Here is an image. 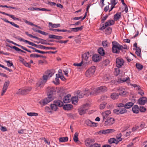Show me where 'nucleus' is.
<instances>
[{
  "mask_svg": "<svg viewBox=\"0 0 147 147\" xmlns=\"http://www.w3.org/2000/svg\"><path fill=\"white\" fill-rule=\"evenodd\" d=\"M90 95L94 96L102 92H105L107 90V88L105 86H101L96 88H92L90 89Z\"/></svg>",
  "mask_w": 147,
  "mask_h": 147,
  "instance_id": "f257e3e1",
  "label": "nucleus"
},
{
  "mask_svg": "<svg viewBox=\"0 0 147 147\" xmlns=\"http://www.w3.org/2000/svg\"><path fill=\"white\" fill-rule=\"evenodd\" d=\"M112 51L114 53H119L120 50H122L123 49H127L123 47L122 45H121L116 41H114L112 42Z\"/></svg>",
  "mask_w": 147,
  "mask_h": 147,
  "instance_id": "f03ea898",
  "label": "nucleus"
},
{
  "mask_svg": "<svg viewBox=\"0 0 147 147\" xmlns=\"http://www.w3.org/2000/svg\"><path fill=\"white\" fill-rule=\"evenodd\" d=\"M95 67L94 66H91L86 71L85 75L86 77L90 78L92 76L95 71Z\"/></svg>",
  "mask_w": 147,
  "mask_h": 147,
  "instance_id": "7ed1b4c3",
  "label": "nucleus"
},
{
  "mask_svg": "<svg viewBox=\"0 0 147 147\" xmlns=\"http://www.w3.org/2000/svg\"><path fill=\"white\" fill-rule=\"evenodd\" d=\"M32 88L30 87H26L23 89H20L16 92V94H26L32 90Z\"/></svg>",
  "mask_w": 147,
  "mask_h": 147,
  "instance_id": "20e7f679",
  "label": "nucleus"
},
{
  "mask_svg": "<svg viewBox=\"0 0 147 147\" xmlns=\"http://www.w3.org/2000/svg\"><path fill=\"white\" fill-rule=\"evenodd\" d=\"M54 96H50V95L47 98L43 99L39 102V103L41 105H45L47 104L49 102L51 101L54 99Z\"/></svg>",
  "mask_w": 147,
  "mask_h": 147,
  "instance_id": "39448f33",
  "label": "nucleus"
},
{
  "mask_svg": "<svg viewBox=\"0 0 147 147\" xmlns=\"http://www.w3.org/2000/svg\"><path fill=\"white\" fill-rule=\"evenodd\" d=\"M89 104H87L83 105L78 109V111L79 114L81 115L84 114L89 109Z\"/></svg>",
  "mask_w": 147,
  "mask_h": 147,
  "instance_id": "423d86ee",
  "label": "nucleus"
},
{
  "mask_svg": "<svg viewBox=\"0 0 147 147\" xmlns=\"http://www.w3.org/2000/svg\"><path fill=\"white\" fill-rule=\"evenodd\" d=\"M25 34L30 37L35 38L38 40H40L39 42H37L38 43H40L43 45H46L47 44V41L46 40H44L40 38L37 36H34L31 34H28L27 32H25Z\"/></svg>",
  "mask_w": 147,
  "mask_h": 147,
  "instance_id": "0eeeda50",
  "label": "nucleus"
},
{
  "mask_svg": "<svg viewBox=\"0 0 147 147\" xmlns=\"http://www.w3.org/2000/svg\"><path fill=\"white\" fill-rule=\"evenodd\" d=\"M115 24L114 21L113 20H109L107 22H106L103 26H101L99 30H103L106 27L109 26H111Z\"/></svg>",
  "mask_w": 147,
  "mask_h": 147,
  "instance_id": "6e6552de",
  "label": "nucleus"
},
{
  "mask_svg": "<svg viewBox=\"0 0 147 147\" xmlns=\"http://www.w3.org/2000/svg\"><path fill=\"white\" fill-rule=\"evenodd\" d=\"M115 120L111 117H108L105 123V125L106 126H109L114 123Z\"/></svg>",
  "mask_w": 147,
  "mask_h": 147,
  "instance_id": "1a4fd4ad",
  "label": "nucleus"
},
{
  "mask_svg": "<svg viewBox=\"0 0 147 147\" xmlns=\"http://www.w3.org/2000/svg\"><path fill=\"white\" fill-rule=\"evenodd\" d=\"M116 66L118 68H120L123 65L124 61L122 58L118 57L116 59Z\"/></svg>",
  "mask_w": 147,
  "mask_h": 147,
  "instance_id": "9d476101",
  "label": "nucleus"
},
{
  "mask_svg": "<svg viewBox=\"0 0 147 147\" xmlns=\"http://www.w3.org/2000/svg\"><path fill=\"white\" fill-rule=\"evenodd\" d=\"M115 131L114 129H108L105 130H102L99 131V133L100 134H106L110 133H111Z\"/></svg>",
  "mask_w": 147,
  "mask_h": 147,
  "instance_id": "9b49d317",
  "label": "nucleus"
},
{
  "mask_svg": "<svg viewBox=\"0 0 147 147\" xmlns=\"http://www.w3.org/2000/svg\"><path fill=\"white\" fill-rule=\"evenodd\" d=\"M9 83L10 82L8 80L5 82L4 84L3 87V88L2 90L1 93V96L3 95L6 92L9 85Z\"/></svg>",
  "mask_w": 147,
  "mask_h": 147,
  "instance_id": "f8f14e48",
  "label": "nucleus"
},
{
  "mask_svg": "<svg viewBox=\"0 0 147 147\" xmlns=\"http://www.w3.org/2000/svg\"><path fill=\"white\" fill-rule=\"evenodd\" d=\"M95 142V140L94 139L88 138L85 141V144L88 147H90Z\"/></svg>",
  "mask_w": 147,
  "mask_h": 147,
  "instance_id": "ddd939ff",
  "label": "nucleus"
},
{
  "mask_svg": "<svg viewBox=\"0 0 147 147\" xmlns=\"http://www.w3.org/2000/svg\"><path fill=\"white\" fill-rule=\"evenodd\" d=\"M85 123L86 125L90 127H96L97 125V123L93 122L88 119L85 121Z\"/></svg>",
  "mask_w": 147,
  "mask_h": 147,
  "instance_id": "4468645a",
  "label": "nucleus"
},
{
  "mask_svg": "<svg viewBox=\"0 0 147 147\" xmlns=\"http://www.w3.org/2000/svg\"><path fill=\"white\" fill-rule=\"evenodd\" d=\"M47 95L48 96H54L53 94V92L55 91V88L53 87H49L47 88Z\"/></svg>",
  "mask_w": 147,
  "mask_h": 147,
  "instance_id": "2eb2a0df",
  "label": "nucleus"
},
{
  "mask_svg": "<svg viewBox=\"0 0 147 147\" xmlns=\"http://www.w3.org/2000/svg\"><path fill=\"white\" fill-rule=\"evenodd\" d=\"M117 90L119 92V95L121 96H124L127 93V92L125 90L121 87H119L118 88Z\"/></svg>",
  "mask_w": 147,
  "mask_h": 147,
  "instance_id": "dca6fc26",
  "label": "nucleus"
},
{
  "mask_svg": "<svg viewBox=\"0 0 147 147\" xmlns=\"http://www.w3.org/2000/svg\"><path fill=\"white\" fill-rule=\"evenodd\" d=\"M147 102V98L145 97H141L138 100V103L140 105H144Z\"/></svg>",
  "mask_w": 147,
  "mask_h": 147,
  "instance_id": "f3484780",
  "label": "nucleus"
},
{
  "mask_svg": "<svg viewBox=\"0 0 147 147\" xmlns=\"http://www.w3.org/2000/svg\"><path fill=\"white\" fill-rule=\"evenodd\" d=\"M71 96L70 94H68L65 96L63 98V100L65 103H68L71 101Z\"/></svg>",
  "mask_w": 147,
  "mask_h": 147,
  "instance_id": "a211bd4d",
  "label": "nucleus"
},
{
  "mask_svg": "<svg viewBox=\"0 0 147 147\" xmlns=\"http://www.w3.org/2000/svg\"><path fill=\"white\" fill-rule=\"evenodd\" d=\"M45 84V83L43 82L42 81H39L36 84V88L37 89H40L43 87Z\"/></svg>",
  "mask_w": 147,
  "mask_h": 147,
  "instance_id": "6ab92c4d",
  "label": "nucleus"
},
{
  "mask_svg": "<svg viewBox=\"0 0 147 147\" xmlns=\"http://www.w3.org/2000/svg\"><path fill=\"white\" fill-rule=\"evenodd\" d=\"M111 112L109 110L107 111L102 113V115L103 119H105L109 114H111Z\"/></svg>",
  "mask_w": 147,
  "mask_h": 147,
  "instance_id": "aec40b11",
  "label": "nucleus"
},
{
  "mask_svg": "<svg viewBox=\"0 0 147 147\" xmlns=\"http://www.w3.org/2000/svg\"><path fill=\"white\" fill-rule=\"evenodd\" d=\"M91 56L89 52L85 53L82 55V60L87 61L89 57Z\"/></svg>",
  "mask_w": 147,
  "mask_h": 147,
  "instance_id": "412c9836",
  "label": "nucleus"
},
{
  "mask_svg": "<svg viewBox=\"0 0 147 147\" xmlns=\"http://www.w3.org/2000/svg\"><path fill=\"white\" fill-rule=\"evenodd\" d=\"M17 39L19 40V41H23L24 42H25V43H27L29 45H31L32 46L33 44V43L32 42H30L28 40H25L24 39L20 37H18L17 38Z\"/></svg>",
  "mask_w": 147,
  "mask_h": 147,
  "instance_id": "4be33fe9",
  "label": "nucleus"
},
{
  "mask_svg": "<svg viewBox=\"0 0 147 147\" xmlns=\"http://www.w3.org/2000/svg\"><path fill=\"white\" fill-rule=\"evenodd\" d=\"M92 58L94 61L97 62L100 60L101 57L98 55H94L92 57Z\"/></svg>",
  "mask_w": 147,
  "mask_h": 147,
  "instance_id": "5701e85b",
  "label": "nucleus"
},
{
  "mask_svg": "<svg viewBox=\"0 0 147 147\" xmlns=\"http://www.w3.org/2000/svg\"><path fill=\"white\" fill-rule=\"evenodd\" d=\"M23 20L25 23H26V24L28 25H30L31 26H34L39 29L41 28V27L40 26H38L34 24H33L32 23L29 22L26 20L23 19Z\"/></svg>",
  "mask_w": 147,
  "mask_h": 147,
  "instance_id": "b1692460",
  "label": "nucleus"
},
{
  "mask_svg": "<svg viewBox=\"0 0 147 147\" xmlns=\"http://www.w3.org/2000/svg\"><path fill=\"white\" fill-rule=\"evenodd\" d=\"M83 26H82L81 27H78L75 28H71L70 29L72 30V32H76L82 30L83 28Z\"/></svg>",
  "mask_w": 147,
  "mask_h": 147,
  "instance_id": "393cba45",
  "label": "nucleus"
},
{
  "mask_svg": "<svg viewBox=\"0 0 147 147\" xmlns=\"http://www.w3.org/2000/svg\"><path fill=\"white\" fill-rule=\"evenodd\" d=\"M73 108V106L71 104H67L64 105L63 108L64 110L69 111L71 110Z\"/></svg>",
  "mask_w": 147,
  "mask_h": 147,
  "instance_id": "a878e982",
  "label": "nucleus"
},
{
  "mask_svg": "<svg viewBox=\"0 0 147 147\" xmlns=\"http://www.w3.org/2000/svg\"><path fill=\"white\" fill-rule=\"evenodd\" d=\"M49 27L51 28H57L59 27L60 26V24H53L51 22H49Z\"/></svg>",
  "mask_w": 147,
  "mask_h": 147,
  "instance_id": "bb28decb",
  "label": "nucleus"
},
{
  "mask_svg": "<svg viewBox=\"0 0 147 147\" xmlns=\"http://www.w3.org/2000/svg\"><path fill=\"white\" fill-rule=\"evenodd\" d=\"M121 13H117L115 14L114 15V20H113L115 21H117L119 20L121 18Z\"/></svg>",
  "mask_w": 147,
  "mask_h": 147,
  "instance_id": "cd10ccee",
  "label": "nucleus"
},
{
  "mask_svg": "<svg viewBox=\"0 0 147 147\" xmlns=\"http://www.w3.org/2000/svg\"><path fill=\"white\" fill-rule=\"evenodd\" d=\"M132 110L134 113H138L139 112V108L137 105H135L132 107Z\"/></svg>",
  "mask_w": 147,
  "mask_h": 147,
  "instance_id": "c85d7f7f",
  "label": "nucleus"
},
{
  "mask_svg": "<svg viewBox=\"0 0 147 147\" xmlns=\"http://www.w3.org/2000/svg\"><path fill=\"white\" fill-rule=\"evenodd\" d=\"M53 103L56 105L57 106L59 107H62L63 104V102L60 100H55Z\"/></svg>",
  "mask_w": 147,
  "mask_h": 147,
  "instance_id": "c756f323",
  "label": "nucleus"
},
{
  "mask_svg": "<svg viewBox=\"0 0 147 147\" xmlns=\"http://www.w3.org/2000/svg\"><path fill=\"white\" fill-rule=\"evenodd\" d=\"M119 96L118 93H111L110 97L113 100L117 99Z\"/></svg>",
  "mask_w": 147,
  "mask_h": 147,
  "instance_id": "7c9ffc66",
  "label": "nucleus"
},
{
  "mask_svg": "<svg viewBox=\"0 0 147 147\" xmlns=\"http://www.w3.org/2000/svg\"><path fill=\"white\" fill-rule=\"evenodd\" d=\"M77 96L78 98H82L84 95V94L83 92L80 90H78L77 92Z\"/></svg>",
  "mask_w": 147,
  "mask_h": 147,
  "instance_id": "2f4dec72",
  "label": "nucleus"
},
{
  "mask_svg": "<svg viewBox=\"0 0 147 147\" xmlns=\"http://www.w3.org/2000/svg\"><path fill=\"white\" fill-rule=\"evenodd\" d=\"M98 53L102 56H104L105 55V51L102 47L98 49Z\"/></svg>",
  "mask_w": 147,
  "mask_h": 147,
  "instance_id": "473e14b6",
  "label": "nucleus"
},
{
  "mask_svg": "<svg viewBox=\"0 0 147 147\" xmlns=\"http://www.w3.org/2000/svg\"><path fill=\"white\" fill-rule=\"evenodd\" d=\"M32 46H34L36 47L40 48L41 49H45L46 47L41 45H37L33 43Z\"/></svg>",
  "mask_w": 147,
  "mask_h": 147,
  "instance_id": "72a5a7b5",
  "label": "nucleus"
},
{
  "mask_svg": "<svg viewBox=\"0 0 147 147\" xmlns=\"http://www.w3.org/2000/svg\"><path fill=\"white\" fill-rule=\"evenodd\" d=\"M134 103L132 102H128L125 104L124 107L126 109H129L131 108L133 105Z\"/></svg>",
  "mask_w": 147,
  "mask_h": 147,
  "instance_id": "f704fd0d",
  "label": "nucleus"
},
{
  "mask_svg": "<svg viewBox=\"0 0 147 147\" xmlns=\"http://www.w3.org/2000/svg\"><path fill=\"white\" fill-rule=\"evenodd\" d=\"M59 141L60 142H66L68 140V138L67 137H61L59 138Z\"/></svg>",
  "mask_w": 147,
  "mask_h": 147,
  "instance_id": "c9c22d12",
  "label": "nucleus"
},
{
  "mask_svg": "<svg viewBox=\"0 0 147 147\" xmlns=\"http://www.w3.org/2000/svg\"><path fill=\"white\" fill-rule=\"evenodd\" d=\"M136 67L138 70H141L143 68L144 66L139 63H137L136 65Z\"/></svg>",
  "mask_w": 147,
  "mask_h": 147,
  "instance_id": "e433bc0d",
  "label": "nucleus"
},
{
  "mask_svg": "<svg viewBox=\"0 0 147 147\" xmlns=\"http://www.w3.org/2000/svg\"><path fill=\"white\" fill-rule=\"evenodd\" d=\"M78 134L77 132L75 133L74 134L73 140L75 142H77L78 141Z\"/></svg>",
  "mask_w": 147,
  "mask_h": 147,
  "instance_id": "4c0bfd02",
  "label": "nucleus"
},
{
  "mask_svg": "<svg viewBox=\"0 0 147 147\" xmlns=\"http://www.w3.org/2000/svg\"><path fill=\"white\" fill-rule=\"evenodd\" d=\"M11 48L13 49H14L15 50L17 51H20L21 52L25 53H26V52L20 49H19L18 47L15 46H13Z\"/></svg>",
  "mask_w": 147,
  "mask_h": 147,
  "instance_id": "58836bf2",
  "label": "nucleus"
},
{
  "mask_svg": "<svg viewBox=\"0 0 147 147\" xmlns=\"http://www.w3.org/2000/svg\"><path fill=\"white\" fill-rule=\"evenodd\" d=\"M50 107L52 110L55 111H56L57 108L54 103L53 104H51Z\"/></svg>",
  "mask_w": 147,
  "mask_h": 147,
  "instance_id": "ea45409f",
  "label": "nucleus"
},
{
  "mask_svg": "<svg viewBox=\"0 0 147 147\" xmlns=\"http://www.w3.org/2000/svg\"><path fill=\"white\" fill-rule=\"evenodd\" d=\"M141 52V50L140 48H139L136 49V53L138 56L140 57Z\"/></svg>",
  "mask_w": 147,
  "mask_h": 147,
  "instance_id": "a19ab883",
  "label": "nucleus"
},
{
  "mask_svg": "<svg viewBox=\"0 0 147 147\" xmlns=\"http://www.w3.org/2000/svg\"><path fill=\"white\" fill-rule=\"evenodd\" d=\"M27 114L29 116H37L38 115V113L34 112L27 113Z\"/></svg>",
  "mask_w": 147,
  "mask_h": 147,
  "instance_id": "79ce46f5",
  "label": "nucleus"
},
{
  "mask_svg": "<svg viewBox=\"0 0 147 147\" xmlns=\"http://www.w3.org/2000/svg\"><path fill=\"white\" fill-rule=\"evenodd\" d=\"M107 105V103L105 102L100 104V108L101 109H103L105 108Z\"/></svg>",
  "mask_w": 147,
  "mask_h": 147,
  "instance_id": "37998d69",
  "label": "nucleus"
},
{
  "mask_svg": "<svg viewBox=\"0 0 147 147\" xmlns=\"http://www.w3.org/2000/svg\"><path fill=\"white\" fill-rule=\"evenodd\" d=\"M72 103L74 104H76L78 102V99L76 97H73L71 99Z\"/></svg>",
  "mask_w": 147,
  "mask_h": 147,
  "instance_id": "c03bdc74",
  "label": "nucleus"
},
{
  "mask_svg": "<svg viewBox=\"0 0 147 147\" xmlns=\"http://www.w3.org/2000/svg\"><path fill=\"white\" fill-rule=\"evenodd\" d=\"M30 57L32 58H38L39 57H42V56L35 54H32L30 55Z\"/></svg>",
  "mask_w": 147,
  "mask_h": 147,
  "instance_id": "a18cd8bd",
  "label": "nucleus"
},
{
  "mask_svg": "<svg viewBox=\"0 0 147 147\" xmlns=\"http://www.w3.org/2000/svg\"><path fill=\"white\" fill-rule=\"evenodd\" d=\"M138 91V93L141 96H143L144 95V93L143 91L142 90L140 87H138V90H137Z\"/></svg>",
  "mask_w": 147,
  "mask_h": 147,
  "instance_id": "49530a36",
  "label": "nucleus"
},
{
  "mask_svg": "<svg viewBox=\"0 0 147 147\" xmlns=\"http://www.w3.org/2000/svg\"><path fill=\"white\" fill-rule=\"evenodd\" d=\"M119 68L117 67L115 69V71L114 72V74L116 76H117L120 73V70L119 69Z\"/></svg>",
  "mask_w": 147,
  "mask_h": 147,
  "instance_id": "de8ad7c7",
  "label": "nucleus"
},
{
  "mask_svg": "<svg viewBox=\"0 0 147 147\" xmlns=\"http://www.w3.org/2000/svg\"><path fill=\"white\" fill-rule=\"evenodd\" d=\"M118 0H111V5H113L115 6V5L117 3Z\"/></svg>",
  "mask_w": 147,
  "mask_h": 147,
  "instance_id": "09e8293b",
  "label": "nucleus"
},
{
  "mask_svg": "<svg viewBox=\"0 0 147 147\" xmlns=\"http://www.w3.org/2000/svg\"><path fill=\"white\" fill-rule=\"evenodd\" d=\"M28 9L32 11H39L40 8L37 7H29Z\"/></svg>",
  "mask_w": 147,
  "mask_h": 147,
  "instance_id": "8fccbe9b",
  "label": "nucleus"
},
{
  "mask_svg": "<svg viewBox=\"0 0 147 147\" xmlns=\"http://www.w3.org/2000/svg\"><path fill=\"white\" fill-rule=\"evenodd\" d=\"M114 113L117 115L120 114L119 109H115L113 110Z\"/></svg>",
  "mask_w": 147,
  "mask_h": 147,
  "instance_id": "3c124183",
  "label": "nucleus"
},
{
  "mask_svg": "<svg viewBox=\"0 0 147 147\" xmlns=\"http://www.w3.org/2000/svg\"><path fill=\"white\" fill-rule=\"evenodd\" d=\"M34 50V51L36 52H38V53H39L43 54L49 53V52H44V51H40L39 50L37 49H36L35 48Z\"/></svg>",
  "mask_w": 147,
  "mask_h": 147,
  "instance_id": "603ef678",
  "label": "nucleus"
},
{
  "mask_svg": "<svg viewBox=\"0 0 147 147\" xmlns=\"http://www.w3.org/2000/svg\"><path fill=\"white\" fill-rule=\"evenodd\" d=\"M119 109L120 114H123L126 112L127 111V110L125 108H120Z\"/></svg>",
  "mask_w": 147,
  "mask_h": 147,
  "instance_id": "864d4df0",
  "label": "nucleus"
},
{
  "mask_svg": "<svg viewBox=\"0 0 147 147\" xmlns=\"http://www.w3.org/2000/svg\"><path fill=\"white\" fill-rule=\"evenodd\" d=\"M102 45L104 47H106L108 46V42L107 40H104L102 41Z\"/></svg>",
  "mask_w": 147,
  "mask_h": 147,
  "instance_id": "5fc2aeb1",
  "label": "nucleus"
},
{
  "mask_svg": "<svg viewBox=\"0 0 147 147\" xmlns=\"http://www.w3.org/2000/svg\"><path fill=\"white\" fill-rule=\"evenodd\" d=\"M90 6V4L88 5V6H87V8H86V12L85 13L84 17L82 18V20H84L86 18V15H87V12L88 11Z\"/></svg>",
  "mask_w": 147,
  "mask_h": 147,
  "instance_id": "6e6d98bb",
  "label": "nucleus"
},
{
  "mask_svg": "<svg viewBox=\"0 0 147 147\" xmlns=\"http://www.w3.org/2000/svg\"><path fill=\"white\" fill-rule=\"evenodd\" d=\"M53 82L55 85H57L59 84V80L58 78H55V80L53 81Z\"/></svg>",
  "mask_w": 147,
  "mask_h": 147,
  "instance_id": "4d7b16f0",
  "label": "nucleus"
},
{
  "mask_svg": "<svg viewBox=\"0 0 147 147\" xmlns=\"http://www.w3.org/2000/svg\"><path fill=\"white\" fill-rule=\"evenodd\" d=\"M48 76L47 75H44L43 76V80H42L43 82L45 84L47 82L48 78Z\"/></svg>",
  "mask_w": 147,
  "mask_h": 147,
  "instance_id": "13d9d810",
  "label": "nucleus"
},
{
  "mask_svg": "<svg viewBox=\"0 0 147 147\" xmlns=\"http://www.w3.org/2000/svg\"><path fill=\"white\" fill-rule=\"evenodd\" d=\"M90 92V89L89 90H86L84 93V95L88 96L90 95V94L89 93Z\"/></svg>",
  "mask_w": 147,
  "mask_h": 147,
  "instance_id": "bf43d9fd",
  "label": "nucleus"
},
{
  "mask_svg": "<svg viewBox=\"0 0 147 147\" xmlns=\"http://www.w3.org/2000/svg\"><path fill=\"white\" fill-rule=\"evenodd\" d=\"M101 145L97 143H94L90 147H100Z\"/></svg>",
  "mask_w": 147,
  "mask_h": 147,
  "instance_id": "052dcab7",
  "label": "nucleus"
},
{
  "mask_svg": "<svg viewBox=\"0 0 147 147\" xmlns=\"http://www.w3.org/2000/svg\"><path fill=\"white\" fill-rule=\"evenodd\" d=\"M7 41L9 42H10V43H11L13 44V45H16V46H18L19 47H20L21 49L22 48L23 46H21L20 45H18V44L16 43L15 42H13V41H8L7 40Z\"/></svg>",
  "mask_w": 147,
  "mask_h": 147,
  "instance_id": "680f3d73",
  "label": "nucleus"
},
{
  "mask_svg": "<svg viewBox=\"0 0 147 147\" xmlns=\"http://www.w3.org/2000/svg\"><path fill=\"white\" fill-rule=\"evenodd\" d=\"M83 63V61H81L79 63H74L73 64V65L75 66H82Z\"/></svg>",
  "mask_w": 147,
  "mask_h": 147,
  "instance_id": "e2e57ef3",
  "label": "nucleus"
},
{
  "mask_svg": "<svg viewBox=\"0 0 147 147\" xmlns=\"http://www.w3.org/2000/svg\"><path fill=\"white\" fill-rule=\"evenodd\" d=\"M146 110V108L140 106L139 109V111H140L141 112H144Z\"/></svg>",
  "mask_w": 147,
  "mask_h": 147,
  "instance_id": "0e129e2a",
  "label": "nucleus"
},
{
  "mask_svg": "<svg viewBox=\"0 0 147 147\" xmlns=\"http://www.w3.org/2000/svg\"><path fill=\"white\" fill-rule=\"evenodd\" d=\"M26 67H30L31 66V65L30 64V63H27L25 61L23 63Z\"/></svg>",
  "mask_w": 147,
  "mask_h": 147,
  "instance_id": "69168bd1",
  "label": "nucleus"
},
{
  "mask_svg": "<svg viewBox=\"0 0 147 147\" xmlns=\"http://www.w3.org/2000/svg\"><path fill=\"white\" fill-rule=\"evenodd\" d=\"M108 17V16L107 15H106L103 17L101 20V22L102 23H104V22L107 19Z\"/></svg>",
  "mask_w": 147,
  "mask_h": 147,
  "instance_id": "338daca9",
  "label": "nucleus"
},
{
  "mask_svg": "<svg viewBox=\"0 0 147 147\" xmlns=\"http://www.w3.org/2000/svg\"><path fill=\"white\" fill-rule=\"evenodd\" d=\"M0 129L3 132L6 131L7 130V129L5 127L1 126Z\"/></svg>",
  "mask_w": 147,
  "mask_h": 147,
  "instance_id": "774afa93",
  "label": "nucleus"
}]
</instances>
